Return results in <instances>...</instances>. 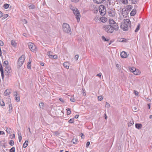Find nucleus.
I'll return each mask as SVG.
<instances>
[{
	"instance_id": "nucleus-1",
	"label": "nucleus",
	"mask_w": 152,
	"mask_h": 152,
	"mask_svg": "<svg viewBox=\"0 0 152 152\" xmlns=\"http://www.w3.org/2000/svg\"><path fill=\"white\" fill-rule=\"evenodd\" d=\"M131 25V22L129 20H125L124 22L121 23L120 26L121 29L124 31H127L129 27H130Z\"/></svg>"
},
{
	"instance_id": "nucleus-2",
	"label": "nucleus",
	"mask_w": 152,
	"mask_h": 152,
	"mask_svg": "<svg viewBox=\"0 0 152 152\" xmlns=\"http://www.w3.org/2000/svg\"><path fill=\"white\" fill-rule=\"evenodd\" d=\"M63 31L66 33L71 34L72 32L69 25L66 23H64L62 25Z\"/></svg>"
},
{
	"instance_id": "nucleus-3",
	"label": "nucleus",
	"mask_w": 152,
	"mask_h": 152,
	"mask_svg": "<svg viewBox=\"0 0 152 152\" xmlns=\"http://www.w3.org/2000/svg\"><path fill=\"white\" fill-rule=\"evenodd\" d=\"M71 9L73 12L74 15L76 16V18L77 20V22H79L80 20V16L79 10L77 8L74 7H72L71 8Z\"/></svg>"
},
{
	"instance_id": "nucleus-4",
	"label": "nucleus",
	"mask_w": 152,
	"mask_h": 152,
	"mask_svg": "<svg viewBox=\"0 0 152 152\" xmlns=\"http://www.w3.org/2000/svg\"><path fill=\"white\" fill-rule=\"evenodd\" d=\"M25 58L24 55H22L18 60L17 65L18 68H20L23 64L25 60Z\"/></svg>"
},
{
	"instance_id": "nucleus-5",
	"label": "nucleus",
	"mask_w": 152,
	"mask_h": 152,
	"mask_svg": "<svg viewBox=\"0 0 152 152\" xmlns=\"http://www.w3.org/2000/svg\"><path fill=\"white\" fill-rule=\"evenodd\" d=\"M103 27L104 30L107 33H112L113 31L112 25H105Z\"/></svg>"
},
{
	"instance_id": "nucleus-6",
	"label": "nucleus",
	"mask_w": 152,
	"mask_h": 152,
	"mask_svg": "<svg viewBox=\"0 0 152 152\" xmlns=\"http://www.w3.org/2000/svg\"><path fill=\"white\" fill-rule=\"evenodd\" d=\"M99 12L101 15L103 16L105 15L106 10L104 6L102 5H101L99 6Z\"/></svg>"
},
{
	"instance_id": "nucleus-7",
	"label": "nucleus",
	"mask_w": 152,
	"mask_h": 152,
	"mask_svg": "<svg viewBox=\"0 0 152 152\" xmlns=\"http://www.w3.org/2000/svg\"><path fill=\"white\" fill-rule=\"evenodd\" d=\"M28 45L29 48L32 52H34L36 51V47L34 44L29 42L28 43Z\"/></svg>"
},
{
	"instance_id": "nucleus-8",
	"label": "nucleus",
	"mask_w": 152,
	"mask_h": 152,
	"mask_svg": "<svg viewBox=\"0 0 152 152\" xmlns=\"http://www.w3.org/2000/svg\"><path fill=\"white\" fill-rule=\"evenodd\" d=\"M11 72V69L10 67L7 66L5 67V73H6V75L9 76L10 75V73Z\"/></svg>"
},
{
	"instance_id": "nucleus-9",
	"label": "nucleus",
	"mask_w": 152,
	"mask_h": 152,
	"mask_svg": "<svg viewBox=\"0 0 152 152\" xmlns=\"http://www.w3.org/2000/svg\"><path fill=\"white\" fill-rule=\"evenodd\" d=\"M14 96L16 102H19L20 101V96L19 94H18L17 91H15L13 92Z\"/></svg>"
},
{
	"instance_id": "nucleus-10",
	"label": "nucleus",
	"mask_w": 152,
	"mask_h": 152,
	"mask_svg": "<svg viewBox=\"0 0 152 152\" xmlns=\"http://www.w3.org/2000/svg\"><path fill=\"white\" fill-rule=\"evenodd\" d=\"M0 70L2 78L3 79H4V71L1 62L0 61Z\"/></svg>"
},
{
	"instance_id": "nucleus-11",
	"label": "nucleus",
	"mask_w": 152,
	"mask_h": 152,
	"mask_svg": "<svg viewBox=\"0 0 152 152\" xmlns=\"http://www.w3.org/2000/svg\"><path fill=\"white\" fill-rule=\"evenodd\" d=\"M108 13L109 16L113 17L115 15V13L112 10H109L108 11Z\"/></svg>"
},
{
	"instance_id": "nucleus-12",
	"label": "nucleus",
	"mask_w": 152,
	"mask_h": 152,
	"mask_svg": "<svg viewBox=\"0 0 152 152\" xmlns=\"http://www.w3.org/2000/svg\"><path fill=\"white\" fill-rule=\"evenodd\" d=\"M121 58H125L127 57V53L124 51H123L121 53Z\"/></svg>"
},
{
	"instance_id": "nucleus-13",
	"label": "nucleus",
	"mask_w": 152,
	"mask_h": 152,
	"mask_svg": "<svg viewBox=\"0 0 152 152\" xmlns=\"http://www.w3.org/2000/svg\"><path fill=\"white\" fill-rule=\"evenodd\" d=\"M112 27L113 28V30H114L115 31H118L119 29V27L117 23L113 25H112Z\"/></svg>"
},
{
	"instance_id": "nucleus-14",
	"label": "nucleus",
	"mask_w": 152,
	"mask_h": 152,
	"mask_svg": "<svg viewBox=\"0 0 152 152\" xmlns=\"http://www.w3.org/2000/svg\"><path fill=\"white\" fill-rule=\"evenodd\" d=\"M11 93V90L9 89H7L4 93V95L5 96H7L10 95Z\"/></svg>"
},
{
	"instance_id": "nucleus-15",
	"label": "nucleus",
	"mask_w": 152,
	"mask_h": 152,
	"mask_svg": "<svg viewBox=\"0 0 152 152\" xmlns=\"http://www.w3.org/2000/svg\"><path fill=\"white\" fill-rule=\"evenodd\" d=\"M105 0H94V2L95 3L99 4L102 3Z\"/></svg>"
},
{
	"instance_id": "nucleus-16",
	"label": "nucleus",
	"mask_w": 152,
	"mask_h": 152,
	"mask_svg": "<svg viewBox=\"0 0 152 152\" xmlns=\"http://www.w3.org/2000/svg\"><path fill=\"white\" fill-rule=\"evenodd\" d=\"M135 127L138 129H140L142 126V125L140 124H136L135 125Z\"/></svg>"
},
{
	"instance_id": "nucleus-17",
	"label": "nucleus",
	"mask_w": 152,
	"mask_h": 152,
	"mask_svg": "<svg viewBox=\"0 0 152 152\" xmlns=\"http://www.w3.org/2000/svg\"><path fill=\"white\" fill-rule=\"evenodd\" d=\"M109 23L110 24L109 25H113L116 23L114 21V20L112 19H110L109 20Z\"/></svg>"
},
{
	"instance_id": "nucleus-18",
	"label": "nucleus",
	"mask_w": 152,
	"mask_h": 152,
	"mask_svg": "<svg viewBox=\"0 0 152 152\" xmlns=\"http://www.w3.org/2000/svg\"><path fill=\"white\" fill-rule=\"evenodd\" d=\"M100 20L103 23H105L107 20V19L104 17H102L101 18Z\"/></svg>"
},
{
	"instance_id": "nucleus-19",
	"label": "nucleus",
	"mask_w": 152,
	"mask_h": 152,
	"mask_svg": "<svg viewBox=\"0 0 152 152\" xmlns=\"http://www.w3.org/2000/svg\"><path fill=\"white\" fill-rule=\"evenodd\" d=\"M136 13V11L135 9H133L130 12V15L131 16H134Z\"/></svg>"
},
{
	"instance_id": "nucleus-20",
	"label": "nucleus",
	"mask_w": 152,
	"mask_h": 152,
	"mask_svg": "<svg viewBox=\"0 0 152 152\" xmlns=\"http://www.w3.org/2000/svg\"><path fill=\"white\" fill-rule=\"evenodd\" d=\"M11 44L14 47H15L16 46L17 43L15 40H12L11 41Z\"/></svg>"
},
{
	"instance_id": "nucleus-21",
	"label": "nucleus",
	"mask_w": 152,
	"mask_h": 152,
	"mask_svg": "<svg viewBox=\"0 0 152 152\" xmlns=\"http://www.w3.org/2000/svg\"><path fill=\"white\" fill-rule=\"evenodd\" d=\"M132 6L131 5H128L126 6V9L128 11H130L132 8Z\"/></svg>"
},
{
	"instance_id": "nucleus-22",
	"label": "nucleus",
	"mask_w": 152,
	"mask_h": 152,
	"mask_svg": "<svg viewBox=\"0 0 152 152\" xmlns=\"http://www.w3.org/2000/svg\"><path fill=\"white\" fill-rule=\"evenodd\" d=\"M8 62L7 61H4L3 64V66H5V67L7 66H9L8 65Z\"/></svg>"
},
{
	"instance_id": "nucleus-23",
	"label": "nucleus",
	"mask_w": 152,
	"mask_h": 152,
	"mask_svg": "<svg viewBox=\"0 0 152 152\" xmlns=\"http://www.w3.org/2000/svg\"><path fill=\"white\" fill-rule=\"evenodd\" d=\"M28 145V141L27 140H26L23 144V146L24 148H26Z\"/></svg>"
},
{
	"instance_id": "nucleus-24",
	"label": "nucleus",
	"mask_w": 152,
	"mask_h": 152,
	"mask_svg": "<svg viewBox=\"0 0 152 152\" xmlns=\"http://www.w3.org/2000/svg\"><path fill=\"white\" fill-rule=\"evenodd\" d=\"M69 64L67 63H63V66L64 67L67 69H68L69 68Z\"/></svg>"
},
{
	"instance_id": "nucleus-25",
	"label": "nucleus",
	"mask_w": 152,
	"mask_h": 152,
	"mask_svg": "<svg viewBox=\"0 0 152 152\" xmlns=\"http://www.w3.org/2000/svg\"><path fill=\"white\" fill-rule=\"evenodd\" d=\"M134 74L136 75H138L140 74V72L138 69L137 70L136 69V70L133 72Z\"/></svg>"
},
{
	"instance_id": "nucleus-26",
	"label": "nucleus",
	"mask_w": 152,
	"mask_h": 152,
	"mask_svg": "<svg viewBox=\"0 0 152 152\" xmlns=\"http://www.w3.org/2000/svg\"><path fill=\"white\" fill-rule=\"evenodd\" d=\"M134 124V121L133 120H132L130 121L129 123L128 124V127H130L132 125H133Z\"/></svg>"
},
{
	"instance_id": "nucleus-27",
	"label": "nucleus",
	"mask_w": 152,
	"mask_h": 152,
	"mask_svg": "<svg viewBox=\"0 0 152 152\" xmlns=\"http://www.w3.org/2000/svg\"><path fill=\"white\" fill-rule=\"evenodd\" d=\"M5 128L7 133H8L9 134H10L11 132V129L10 128H8L7 127H6Z\"/></svg>"
},
{
	"instance_id": "nucleus-28",
	"label": "nucleus",
	"mask_w": 152,
	"mask_h": 152,
	"mask_svg": "<svg viewBox=\"0 0 152 152\" xmlns=\"http://www.w3.org/2000/svg\"><path fill=\"white\" fill-rule=\"evenodd\" d=\"M0 105L1 106H4L5 104L2 100L0 99Z\"/></svg>"
},
{
	"instance_id": "nucleus-29",
	"label": "nucleus",
	"mask_w": 152,
	"mask_h": 152,
	"mask_svg": "<svg viewBox=\"0 0 152 152\" xmlns=\"http://www.w3.org/2000/svg\"><path fill=\"white\" fill-rule=\"evenodd\" d=\"M140 28V24L139 23L137 26L136 29L135 30V32H137L138 31Z\"/></svg>"
},
{
	"instance_id": "nucleus-30",
	"label": "nucleus",
	"mask_w": 152,
	"mask_h": 152,
	"mask_svg": "<svg viewBox=\"0 0 152 152\" xmlns=\"http://www.w3.org/2000/svg\"><path fill=\"white\" fill-rule=\"evenodd\" d=\"M53 54V52L50 51H49L47 53L48 55L49 56L50 58H51V56H52Z\"/></svg>"
},
{
	"instance_id": "nucleus-31",
	"label": "nucleus",
	"mask_w": 152,
	"mask_h": 152,
	"mask_svg": "<svg viewBox=\"0 0 152 152\" xmlns=\"http://www.w3.org/2000/svg\"><path fill=\"white\" fill-rule=\"evenodd\" d=\"M9 4H5L4 5L3 7L5 9H7L9 8Z\"/></svg>"
},
{
	"instance_id": "nucleus-32",
	"label": "nucleus",
	"mask_w": 152,
	"mask_h": 152,
	"mask_svg": "<svg viewBox=\"0 0 152 152\" xmlns=\"http://www.w3.org/2000/svg\"><path fill=\"white\" fill-rule=\"evenodd\" d=\"M28 7L30 9H33L35 8V6L32 4L29 5Z\"/></svg>"
},
{
	"instance_id": "nucleus-33",
	"label": "nucleus",
	"mask_w": 152,
	"mask_h": 152,
	"mask_svg": "<svg viewBox=\"0 0 152 152\" xmlns=\"http://www.w3.org/2000/svg\"><path fill=\"white\" fill-rule=\"evenodd\" d=\"M18 139L19 141L20 142L22 140V136L21 135V134H19L18 133Z\"/></svg>"
},
{
	"instance_id": "nucleus-34",
	"label": "nucleus",
	"mask_w": 152,
	"mask_h": 152,
	"mask_svg": "<svg viewBox=\"0 0 152 152\" xmlns=\"http://www.w3.org/2000/svg\"><path fill=\"white\" fill-rule=\"evenodd\" d=\"M67 110V115H69L71 113V111L69 108H67L66 109Z\"/></svg>"
},
{
	"instance_id": "nucleus-35",
	"label": "nucleus",
	"mask_w": 152,
	"mask_h": 152,
	"mask_svg": "<svg viewBox=\"0 0 152 152\" xmlns=\"http://www.w3.org/2000/svg\"><path fill=\"white\" fill-rule=\"evenodd\" d=\"M8 16V15L7 14H5L4 15L3 14V18L2 19H4L7 18Z\"/></svg>"
},
{
	"instance_id": "nucleus-36",
	"label": "nucleus",
	"mask_w": 152,
	"mask_h": 152,
	"mask_svg": "<svg viewBox=\"0 0 152 152\" xmlns=\"http://www.w3.org/2000/svg\"><path fill=\"white\" fill-rule=\"evenodd\" d=\"M102 39L104 41H109V39H107L104 36H102Z\"/></svg>"
},
{
	"instance_id": "nucleus-37",
	"label": "nucleus",
	"mask_w": 152,
	"mask_h": 152,
	"mask_svg": "<svg viewBox=\"0 0 152 152\" xmlns=\"http://www.w3.org/2000/svg\"><path fill=\"white\" fill-rule=\"evenodd\" d=\"M31 62H29L27 64V68L28 69H31Z\"/></svg>"
},
{
	"instance_id": "nucleus-38",
	"label": "nucleus",
	"mask_w": 152,
	"mask_h": 152,
	"mask_svg": "<svg viewBox=\"0 0 152 152\" xmlns=\"http://www.w3.org/2000/svg\"><path fill=\"white\" fill-rule=\"evenodd\" d=\"M122 3L124 4H127L128 3V0H121Z\"/></svg>"
},
{
	"instance_id": "nucleus-39",
	"label": "nucleus",
	"mask_w": 152,
	"mask_h": 152,
	"mask_svg": "<svg viewBox=\"0 0 152 152\" xmlns=\"http://www.w3.org/2000/svg\"><path fill=\"white\" fill-rule=\"evenodd\" d=\"M15 149L14 147L12 148L10 151V152H15Z\"/></svg>"
},
{
	"instance_id": "nucleus-40",
	"label": "nucleus",
	"mask_w": 152,
	"mask_h": 152,
	"mask_svg": "<svg viewBox=\"0 0 152 152\" xmlns=\"http://www.w3.org/2000/svg\"><path fill=\"white\" fill-rule=\"evenodd\" d=\"M9 144L11 146H13L14 145V142L12 140H11L9 142Z\"/></svg>"
},
{
	"instance_id": "nucleus-41",
	"label": "nucleus",
	"mask_w": 152,
	"mask_h": 152,
	"mask_svg": "<svg viewBox=\"0 0 152 152\" xmlns=\"http://www.w3.org/2000/svg\"><path fill=\"white\" fill-rule=\"evenodd\" d=\"M74 119L71 118L68 121V122L69 123L71 124L73 123L74 122Z\"/></svg>"
},
{
	"instance_id": "nucleus-42",
	"label": "nucleus",
	"mask_w": 152,
	"mask_h": 152,
	"mask_svg": "<svg viewBox=\"0 0 152 152\" xmlns=\"http://www.w3.org/2000/svg\"><path fill=\"white\" fill-rule=\"evenodd\" d=\"M77 141V140L76 139H73L72 140V142H73V144H76Z\"/></svg>"
},
{
	"instance_id": "nucleus-43",
	"label": "nucleus",
	"mask_w": 152,
	"mask_h": 152,
	"mask_svg": "<svg viewBox=\"0 0 152 152\" xmlns=\"http://www.w3.org/2000/svg\"><path fill=\"white\" fill-rule=\"evenodd\" d=\"M70 100L72 102H75V99L73 97V96H72L70 99Z\"/></svg>"
},
{
	"instance_id": "nucleus-44",
	"label": "nucleus",
	"mask_w": 152,
	"mask_h": 152,
	"mask_svg": "<svg viewBox=\"0 0 152 152\" xmlns=\"http://www.w3.org/2000/svg\"><path fill=\"white\" fill-rule=\"evenodd\" d=\"M99 19V17H98L97 16H96L95 17L94 20L96 21V22H97V21Z\"/></svg>"
},
{
	"instance_id": "nucleus-45",
	"label": "nucleus",
	"mask_w": 152,
	"mask_h": 152,
	"mask_svg": "<svg viewBox=\"0 0 152 152\" xmlns=\"http://www.w3.org/2000/svg\"><path fill=\"white\" fill-rule=\"evenodd\" d=\"M136 68L134 67H133L132 68H131L130 69V71L131 72L133 73L136 70Z\"/></svg>"
},
{
	"instance_id": "nucleus-46",
	"label": "nucleus",
	"mask_w": 152,
	"mask_h": 152,
	"mask_svg": "<svg viewBox=\"0 0 152 152\" xmlns=\"http://www.w3.org/2000/svg\"><path fill=\"white\" fill-rule=\"evenodd\" d=\"M9 109L10 111L12 110V104L10 103V104H9Z\"/></svg>"
},
{
	"instance_id": "nucleus-47",
	"label": "nucleus",
	"mask_w": 152,
	"mask_h": 152,
	"mask_svg": "<svg viewBox=\"0 0 152 152\" xmlns=\"http://www.w3.org/2000/svg\"><path fill=\"white\" fill-rule=\"evenodd\" d=\"M51 56V58H53V59H56L57 58V56L56 55H52V56Z\"/></svg>"
},
{
	"instance_id": "nucleus-48",
	"label": "nucleus",
	"mask_w": 152,
	"mask_h": 152,
	"mask_svg": "<svg viewBox=\"0 0 152 152\" xmlns=\"http://www.w3.org/2000/svg\"><path fill=\"white\" fill-rule=\"evenodd\" d=\"M103 99V98L102 97V96H98V100L100 101L102 100Z\"/></svg>"
},
{
	"instance_id": "nucleus-49",
	"label": "nucleus",
	"mask_w": 152,
	"mask_h": 152,
	"mask_svg": "<svg viewBox=\"0 0 152 152\" xmlns=\"http://www.w3.org/2000/svg\"><path fill=\"white\" fill-rule=\"evenodd\" d=\"M44 104L43 102H41L39 103V106L41 108H42L44 106Z\"/></svg>"
},
{
	"instance_id": "nucleus-50",
	"label": "nucleus",
	"mask_w": 152,
	"mask_h": 152,
	"mask_svg": "<svg viewBox=\"0 0 152 152\" xmlns=\"http://www.w3.org/2000/svg\"><path fill=\"white\" fill-rule=\"evenodd\" d=\"M54 134L56 136H58L59 135V133L57 131L55 132L54 133Z\"/></svg>"
},
{
	"instance_id": "nucleus-51",
	"label": "nucleus",
	"mask_w": 152,
	"mask_h": 152,
	"mask_svg": "<svg viewBox=\"0 0 152 152\" xmlns=\"http://www.w3.org/2000/svg\"><path fill=\"white\" fill-rule=\"evenodd\" d=\"M79 57V56L78 55H76L75 57V58L76 60H77Z\"/></svg>"
},
{
	"instance_id": "nucleus-52",
	"label": "nucleus",
	"mask_w": 152,
	"mask_h": 152,
	"mask_svg": "<svg viewBox=\"0 0 152 152\" xmlns=\"http://www.w3.org/2000/svg\"><path fill=\"white\" fill-rule=\"evenodd\" d=\"M4 45L3 42L1 40H0V45L1 46H3Z\"/></svg>"
},
{
	"instance_id": "nucleus-53",
	"label": "nucleus",
	"mask_w": 152,
	"mask_h": 152,
	"mask_svg": "<svg viewBox=\"0 0 152 152\" xmlns=\"http://www.w3.org/2000/svg\"><path fill=\"white\" fill-rule=\"evenodd\" d=\"M90 142L89 141H88L86 142V147H88L90 145Z\"/></svg>"
},
{
	"instance_id": "nucleus-54",
	"label": "nucleus",
	"mask_w": 152,
	"mask_h": 152,
	"mask_svg": "<svg viewBox=\"0 0 152 152\" xmlns=\"http://www.w3.org/2000/svg\"><path fill=\"white\" fill-rule=\"evenodd\" d=\"M134 94L137 96L138 94V92L135 90L134 91Z\"/></svg>"
},
{
	"instance_id": "nucleus-55",
	"label": "nucleus",
	"mask_w": 152,
	"mask_h": 152,
	"mask_svg": "<svg viewBox=\"0 0 152 152\" xmlns=\"http://www.w3.org/2000/svg\"><path fill=\"white\" fill-rule=\"evenodd\" d=\"M79 0H71V1L73 2L77 3L78 2Z\"/></svg>"
},
{
	"instance_id": "nucleus-56",
	"label": "nucleus",
	"mask_w": 152,
	"mask_h": 152,
	"mask_svg": "<svg viewBox=\"0 0 152 152\" xmlns=\"http://www.w3.org/2000/svg\"><path fill=\"white\" fill-rule=\"evenodd\" d=\"M106 106L108 107L110 106V104L108 102H106Z\"/></svg>"
},
{
	"instance_id": "nucleus-57",
	"label": "nucleus",
	"mask_w": 152,
	"mask_h": 152,
	"mask_svg": "<svg viewBox=\"0 0 152 152\" xmlns=\"http://www.w3.org/2000/svg\"><path fill=\"white\" fill-rule=\"evenodd\" d=\"M59 100L61 102H64V99H62V98H59Z\"/></svg>"
},
{
	"instance_id": "nucleus-58",
	"label": "nucleus",
	"mask_w": 152,
	"mask_h": 152,
	"mask_svg": "<svg viewBox=\"0 0 152 152\" xmlns=\"http://www.w3.org/2000/svg\"><path fill=\"white\" fill-rule=\"evenodd\" d=\"M3 13L0 11V18L1 17L3 16Z\"/></svg>"
},
{
	"instance_id": "nucleus-59",
	"label": "nucleus",
	"mask_w": 152,
	"mask_h": 152,
	"mask_svg": "<svg viewBox=\"0 0 152 152\" xmlns=\"http://www.w3.org/2000/svg\"><path fill=\"white\" fill-rule=\"evenodd\" d=\"M80 136L82 137V138H83V136H84L83 134V133H81L80 134Z\"/></svg>"
},
{
	"instance_id": "nucleus-60",
	"label": "nucleus",
	"mask_w": 152,
	"mask_h": 152,
	"mask_svg": "<svg viewBox=\"0 0 152 152\" xmlns=\"http://www.w3.org/2000/svg\"><path fill=\"white\" fill-rule=\"evenodd\" d=\"M101 73H99L97 75V76H98V77H101Z\"/></svg>"
},
{
	"instance_id": "nucleus-61",
	"label": "nucleus",
	"mask_w": 152,
	"mask_h": 152,
	"mask_svg": "<svg viewBox=\"0 0 152 152\" xmlns=\"http://www.w3.org/2000/svg\"><path fill=\"white\" fill-rule=\"evenodd\" d=\"M79 117V115H75L74 118H78Z\"/></svg>"
},
{
	"instance_id": "nucleus-62",
	"label": "nucleus",
	"mask_w": 152,
	"mask_h": 152,
	"mask_svg": "<svg viewBox=\"0 0 152 152\" xmlns=\"http://www.w3.org/2000/svg\"><path fill=\"white\" fill-rule=\"evenodd\" d=\"M83 95L84 96H86V92H85L83 91Z\"/></svg>"
},
{
	"instance_id": "nucleus-63",
	"label": "nucleus",
	"mask_w": 152,
	"mask_h": 152,
	"mask_svg": "<svg viewBox=\"0 0 152 152\" xmlns=\"http://www.w3.org/2000/svg\"><path fill=\"white\" fill-rule=\"evenodd\" d=\"M147 105L148 107V109H150V104H148Z\"/></svg>"
},
{
	"instance_id": "nucleus-64",
	"label": "nucleus",
	"mask_w": 152,
	"mask_h": 152,
	"mask_svg": "<svg viewBox=\"0 0 152 152\" xmlns=\"http://www.w3.org/2000/svg\"><path fill=\"white\" fill-rule=\"evenodd\" d=\"M40 64L42 66H44V63L42 62Z\"/></svg>"
}]
</instances>
